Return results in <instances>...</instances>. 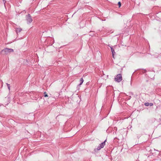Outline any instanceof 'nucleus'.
Segmentation results:
<instances>
[{
    "mask_svg": "<svg viewBox=\"0 0 161 161\" xmlns=\"http://www.w3.org/2000/svg\"><path fill=\"white\" fill-rule=\"evenodd\" d=\"M14 52V50L12 48H5L1 51V53L3 54H8Z\"/></svg>",
    "mask_w": 161,
    "mask_h": 161,
    "instance_id": "1",
    "label": "nucleus"
},
{
    "mask_svg": "<svg viewBox=\"0 0 161 161\" xmlns=\"http://www.w3.org/2000/svg\"><path fill=\"white\" fill-rule=\"evenodd\" d=\"M106 141V140H105L103 142L100 144L99 146H98L97 148H95L94 149V151L95 152H96L97 151L100 150L101 148H103L105 144V142Z\"/></svg>",
    "mask_w": 161,
    "mask_h": 161,
    "instance_id": "2",
    "label": "nucleus"
},
{
    "mask_svg": "<svg viewBox=\"0 0 161 161\" xmlns=\"http://www.w3.org/2000/svg\"><path fill=\"white\" fill-rule=\"evenodd\" d=\"M122 79V76L121 74H119L116 75L114 78L115 81L119 82L121 81Z\"/></svg>",
    "mask_w": 161,
    "mask_h": 161,
    "instance_id": "3",
    "label": "nucleus"
},
{
    "mask_svg": "<svg viewBox=\"0 0 161 161\" xmlns=\"http://www.w3.org/2000/svg\"><path fill=\"white\" fill-rule=\"evenodd\" d=\"M26 18L28 23H30L32 22V19L31 18V17L29 14H28V15L26 16Z\"/></svg>",
    "mask_w": 161,
    "mask_h": 161,
    "instance_id": "4",
    "label": "nucleus"
},
{
    "mask_svg": "<svg viewBox=\"0 0 161 161\" xmlns=\"http://www.w3.org/2000/svg\"><path fill=\"white\" fill-rule=\"evenodd\" d=\"M22 30L20 28H16V32L18 35L19 34V33Z\"/></svg>",
    "mask_w": 161,
    "mask_h": 161,
    "instance_id": "5",
    "label": "nucleus"
},
{
    "mask_svg": "<svg viewBox=\"0 0 161 161\" xmlns=\"http://www.w3.org/2000/svg\"><path fill=\"white\" fill-rule=\"evenodd\" d=\"M110 47L111 48V52L112 53L113 57V58H114V54L115 53L114 51V49H113V47Z\"/></svg>",
    "mask_w": 161,
    "mask_h": 161,
    "instance_id": "6",
    "label": "nucleus"
},
{
    "mask_svg": "<svg viewBox=\"0 0 161 161\" xmlns=\"http://www.w3.org/2000/svg\"><path fill=\"white\" fill-rule=\"evenodd\" d=\"M80 83L79 84V85H81L82 84L84 81L83 80L82 78L80 79Z\"/></svg>",
    "mask_w": 161,
    "mask_h": 161,
    "instance_id": "7",
    "label": "nucleus"
},
{
    "mask_svg": "<svg viewBox=\"0 0 161 161\" xmlns=\"http://www.w3.org/2000/svg\"><path fill=\"white\" fill-rule=\"evenodd\" d=\"M144 105H145L146 106H149V103H148V102L145 103H144Z\"/></svg>",
    "mask_w": 161,
    "mask_h": 161,
    "instance_id": "8",
    "label": "nucleus"
},
{
    "mask_svg": "<svg viewBox=\"0 0 161 161\" xmlns=\"http://www.w3.org/2000/svg\"><path fill=\"white\" fill-rule=\"evenodd\" d=\"M7 86L8 87V88L9 90H10V85L9 84H8V83H7Z\"/></svg>",
    "mask_w": 161,
    "mask_h": 161,
    "instance_id": "9",
    "label": "nucleus"
},
{
    "mask_svg": "<svg viewBox=\"0 0 161 161\" xmlns=\"http://www.w3.org/2000/svg\"><path fill=\"white\" fill-rule=\"evenodd\" d=\"M118 5L119 6V7H120L121 6V3L120 2H119L118 3Z\"/></svg>",
    "mask_w": 161,
    "mask_h": 161,
    "instance_id": "10",
    "label": "nucleus"
},
{
    "mask_svg": "<svg viewBox=\"0 0 161 161\" xmlns=\"http://www.w3.org/2000/svg\"><path fill=\"white\" fill-rule=\"evenodd\" d=\"M44 94H45V95H44L45 97H47L48 96V95L46 93V92H44Z\"/></svg>",
    "mask_w": 161,
    "mask_h": 161,
    "instance_id": "11",
    "label": "nucleus"
},
{
    "mask_svg": "<svg viewBox=\"0 0 161 161\" xmlns=\"http://www.w3.org/2000/svg\"><path fill=\"white\" fill-rule=\"evenodd\" d=\"M153 104L152 103H149V105L150 106H152L153 105Z\"/></svg>",
    "mask_w": 161,
    "mask_h": 161,
    "instance_id": "12",
    "label": "nucleus"
},
{
    "mask_svg": "<svg viewBox=\"0 0 161 161\" xmlns=\"http://www.w3.org/2000/svg\"><path fill=\"white\" fill-rule=\"evenodd\" d=\"M143 73H145L147 72V70L145 69H144L143 70V71H142Z\"/></svg>",
    "mask_w": 161,
    "mask_h": 161,
    "instance_id": "13",
    "label": "nucleus"
},
{
    "mask_svg": "<svg viewBox=\"0 0 161 161\" xmlns=\"http://www.w3.org/2000/svg\"><path fill=\"white\" fill-rule=\"evenodd\" d=\"M3 1L4 2V0H3Z\"/></svg>",
    "mask_w": 161,
    "mask_h": 161,
    "instance_id": "14",
    "label": "nucleus"
}]
</instances>
